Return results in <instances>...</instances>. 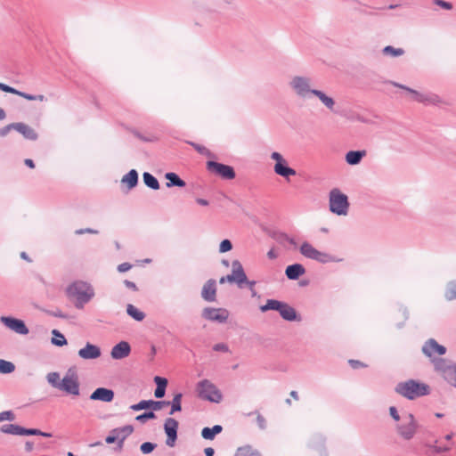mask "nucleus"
I'll return each mask as SVG.
<instances>
[{"label": "nucleus", "mask_w": 456, "mask_h": 456, "mask_svg": "<svg viewBox=\"0 0 456 456\" xmlns=\"http://www.w3.org/2000/svg\"><path fill=\"white\" fill-rule=\"evenodd\" d=\"M66 293L78 310L83 309L95 295L94 287L84 281H76L69 284L66 289Z\"/></svg>", "instance_id": "obj_1"}, {"label": "nucleus", "mask_w": 456, "mask_h": 456, "mask_svg": "<svg viewBox=\"0 0 456 456\" xmlns=\"http://www.w3.org/2000/svg\"><path fill=\"white\" fill-rule=\"evenodd\" d=\"M395 391L408 400H414L421 396L428 395L431 393V388L426 383L411 379L406 381L399 382L395 386Z\"/></svg>", "instance_id": "obj_2"}, {"label": "nucleus", "mask_w": 456, "mask_h": 456, "mask_svg": "<svg viewBox=\"0 0 456 456\" xmlns=\"http://www.w3.org/2000/svg\"><path fill=\"white\" fill-rule=\"evenodd\" d=\"M299 252L305 258L314 260L321 264L338 263L342 261L341 258H338L327 252L318 250L308 241H304L301 244L299 247Z\"/></svg>", "instance_id": "obj_3"}, {"label": "nucleus", "mask_w": 456, "mask_h": 456, "mask_svg": "<svg viewBox=\"0 0 456 456\" xmlns=\"http://www.w3.org/2000/svg\"><path fill=\"white\" fill-rule=\"evenodd\" d=\"M434 369L451 386L456 387V363L445 358L432 360Z\"/></svg>", "instance_id": "obj_4"}, {"label": "nucleus", "mask_w": 456, "mask_h": 456, "mask_svg": "<svg viewBox=\"0 0 456 456\" xmlns=\"http://www.w3.org/2000/svg\"><path fill=\"white\" fill-rule=\"evenodd\" d=\"M329 205L330 212L338 216H346L348 212V198L338 188H334L330 191Z\"/></svg>", "instance_id": "obj_5"}, {"label": "nucleus", "mask_w": 456, "mask_h": 456, "mask_svg": "<svg viewBox=\"0 0 456 456\" xmlns=\"http://www.w3.org/2000/svg\"><path fill=\"white\" fill-rule=\"evenodd\" d=\"M196 391L200 398L211 403H218L223 398L220 390L208 379L200 381L197 384Z\"/></svg>", "instance_id": "obj_6"}, {"label": "nucleus", "mask_w": 456, "mask_h": 456, "mask_svg": "<svg viewBox=\"0 0 456 456\" xmlns=\"http://www.w3.org/2000/svg\"><path fill=\"white\" fill-rule=\"evenodd\" d=\"M387 83L393 85L395 87L403 89L411 94L412 100L423 103L425 105H437L441 102L440 97L433 93H420L414 89H411L404 85L399 84L394 81H388Z\"/></svg>", "instance_id": "obj_7"}, {"label": "nucleus", "mask_w": 456, "mask_h": 456, "mask_svg": "<svg viewBox=\"0 0 456 456\" xmlns=\"http://www.w3.org/2000/svg\"><path fill=\"white\" fill-rule=\"evenodd\" d=\"M289 87L302 99H307L315 89L311 88V78L305 76H294L289 83Z\"/></svg>", "instance_id": "obj_8"}, {"label": "nucleus", "mask_w": 456, "mask_h": 456, "mask_svg": "<svg viewBox=\"0 0 456 456\" xmlns=\"http://www.w3.org/2000/svg\"><path fill=\"white\" fill-rule=\"evenodd\" d=\"M417 428L418 425L413 414L408 413L403 417V422L397 424L396 430L404 440H411L415 436Z\"/></svg>", "instance_id": "obj_9"}, {"label": "nucleus", "mask_w": 456, "mask_h": 456, "mask_svg": "<svg viewBox=\"0 0 456 456\" xmlns=\"http://www.w3.org/2000/svg\"><path fill=\"white\" fill-rule=\"evenodd\" d=\"M201 317L207 321L225 323L229 318V311L225 308L205 307L201 312Z\"/></svg>", "instance_id": "obj_10"}, {"label": "nucleus", "mask_w": 456, "mask_h": 456, "mask_svg": "<svg viewBox=\"0 0 456 456\" xmlns=\"http://www.w3.org/2000/svg\"><path fill=\"white\" fill-rule=\"evenodd\" d=\"M207 168L209 172L219 175L223 179L232 180L236 176L232 167L214 160L207 162Z\"/></svg>", "instance_id": "obj_11"}, {"label": "nucleus", "mask_w": 456, "mask_h": 456, "mask_svg": "<svg viewBox=\"0 0 456 456\" xmlns=\"http://www.w3.org/2000/svg\"><path fill=\"white\" fill-rule=\"evenodd\" d=\"M226 279L228 282L236 283L240 289L243 288L244 282L248 281L243 266L239 260L232 261V273L226 275Z\"/></svg>", "instance_id": "obj_12"}, {"label": "nucleus", "mask_w": 456, "mask_h": 456, "mask_svg": "<svg viewBox=\"0 0 456 456\" xmlns=\"http://www.w3.org/2000/svg\"><path fill=\"white\" fill-rule=\"evenodd\" d=\"M0 322L9 330L20 335H27L29 330L24 321L12 316H1Z\"/></svg>", "instance_id": "obj_13"}, {"label": "nucleus", "mask_w": 456, "mask_h": 456, "mask_svg": "<svg viewBox=\"0 0 456 456\" xmlns=\"http://www.w3.org/2000/svg\"><path fill=\"white\" fill-rule=\"evenodd\" d=\"M179 423L174 418H167L164 422V431L167 435L166 444L174 447L177 440V430Z\"/></svg>", "instance_id": "obj_14"}, {"label": "nucleus", "mask_w": 456, "mask_h": 456, "mask_svg": "<svg viewBox=\"0 0 456 456\" xmlns=\"http://www.w3.org/2000/svg\"><path fill=\"white\" fill-rule=\"evenodd\" d=\"M168 406V403L167 401H154V400H142L138 403L132 404L130 409L134 411H139L142 410L151 409V411H159L163 407Z\"/></svg>", "instance_id": "obj_15"}, {"label": "nucleus", "mask_w": 456, "mask_h": 456, "mask_svg": "<svg viewBox=\"0 0 456 456\" xmlns=\"http://www.w3.org/2000/svg\"><path fill=\"white\" fill-rule=\"evenodd\" d=\"M422 353L431 358L433 354L444 355L446 353V347L438 344L436 339L429 338L422 346Z\"/></svg>", "instance_id": "obj_16"}, {"label": "nucleus", "mask_w": 456, "mask_h": 456, "mask_svg": "<svg viewBox=\"0 0 456 456\" xmlns=\"http://www.w3.org/2000/svg\"><path fill=\"white\" fill-rule=\"evenodd\" d=\"M60 390H62V391L66 392L67 394H69L72 395H79V382L77 380V378L75 376L66 375L61 379Z\"/></svg>", "instance_id": "obj_17"}, {"label": "nucleus", "mask_w": 456, "mask_h": 456, "mask_svg": "<svg viewBox=\"0 0 456 456\" xmlns=\"http://www.w3.org/2000/svg\"><path fill=\"white\" fill-rule=\"evenodd\" d=\"M101 348L87 342L86 346L78 350V356L83 360H94L101 356Z\"/></svg>", "instance_id": "obj_18"}, {"label": "nucleus", "mask_w": 456, "mask_h": 456, "mask_svg": "<svg viewBox=\"0 0 456 456\" xmlns=\"http://www.w3.org/2000/svg\"><path fill=\"white\" fill-rule=\"evenodd\" d=\"M200 295L207 302H215L216 300V282L214 279H209L205 282Z\"/></svg>", "instance_id": "obj_19"}, {"label": "nucleus", "mask_w": 456, "mask_h": 456, "mask_svg": "<svg viewBox=\"0 0 456 456\" xmlns=\"http://www.w3.org/2000/svg\"><path fill=\"white\" fill-rule=\"evenodd\" d=\"M131 353V346L126 341H120L116 344L111 351L110 356L115 360H121L127 357Z\"/></svg>", "instance_id": "obj_20"}, {"label": "nucleus", "mask_w": 456, "mask_h": 456, "mask_svg": "<svg viewBox=\"0 0 456 456\" xmlns=\"http://www.w3.org/2000/svg\"><path fill=\"white\" fill-rule=\"evenodd\" d=\"M114 391L106 387H98L91 395L90 400L110 403L114 399Z\"/></svg>", "instance_id": "obj_21"}, {"label": "nucleus", "mask_w": 456, "mask_h": 456, "mask_svg": "<svg viewBox=\"0 0 456 456\" xmlns=\"http://www.w3.org/2000/svg\"><path fill=\"white\" fill-rule=\"evenodd\" d=\"M325 437L322 434H314L311 437L308 443V446L314 450H316L319 452L320 456H326L327 452L324 447Z\"/></svg>", "instance_id": "obj_22"}, {"label": "nucleus", "mask_w": 456, "mask_h": 456, "mask_svg": "<svg viewBox=\"0 0 456 456\" xmlns=\"http://www.w3.org/2000/svg\"><path fill=\"white\" fill-rule=\"evenodd\" d=\"M305 273V268L303 265L296 263L289 265L285 269V275L289 280L296 281Z\"/></svg>", "instance_id": "obj_23"}, {"label": "nucleus", "mask_w": 456, "mask_h": 456, "mask_svg": "<svg viewBox=\"0 0 456 456\" xmlns=\"http://www.w3.org/2000/svg\"><path fill=\"white\" fill-rule=\"evenodd\" d=\"M15 131L21 134L27 140L36 141L38 138L37 133L31 126L22 122L16 123Z\"/></svg>", "instance_id": "obj_24"}, {"label": "nucleus", "mask_w": 456, "mask_h": 456, "mask_svg": "<svg viewBox=\"0 0 456 456\" xmlns=\"http://www.w3.org/2000/svg\"><path fill=\"white\" fill-rule=\"evenodd\" d=\"M274 173L284 178H289L291 175H296L297 172L295 169L288 166L287 161L284 163H275L273 166Z\"/></svg>", "instance_id": "obj_25"}, {"label": "nucleus", "mask_w": 456, "mask_h": 456, "mask_svg": "<svg viewBox=\"0 0 456 456\" xmlns=\"http://www.w3.org/2000/svg\"><path fill=\"white\" fill-rule=\"evenodd\" d=\"M165 178L167 180L166 183L167 188H183L186 185V183L176 173L167 172L165 174Z\"/></svg>", "instance_id": "obj_26"}, {"label": "nucleus", "mask_w": 456, "mask_h": 456, "mask_svg": "<svg viewBox=\"0 0 456 456\" xmlns=\"http://www.w3.org/2000/svg\"><path fill=\"white\" fill-rule=\"evenodd\" d=\"M281 318L288 322H294L299 320L296 310L287 303H284L281 310L279 311Z\"/></svg>", "instance_id": "obj_27"}, {"label": "nucleus", "mask_w": 456, "mask_h": 456, "mask_svg": "<svg viewBox=\"0 0 456 456\" xmlns=\"http://www.w3.org/2000/svg\"><path fill=\"white\" fill-rule=\"evenodd\" d=\"M312 95L316 96L328 110L334 111L336 103L332 97L327 95L324 92L318 89H315Z\"/></svg>", "instance_id": "obj_28"}, {"label": "nucleus", "mask_w": 456, "mask_h": 456, "mask_svg": "<svg viewBox=\"0 0 456 456\" xmlns=\"http://www.w3.org/2000/svg\"><path fill=\"white\" fill-rule=\"evenodd\" d=\"M366 155L365 151H349L346 154V161L348 165L355 166L358 165L362 158Z\"/></svg>", "instance_id": "obj_29"}, {"label": "nucleus", "mask_w": 456, "mask_h": 456, "mask_svg": "<svg viewBox=\"0 0 456 456\" xmlns=\"http://www.w3.org/2000/svg\"><path fill=\"white\" fill-rule=\"evenodd\" d=\"M267 235L282 247H286L289 236L286 232L279 230H266Z\"/></svg>", "instance_id": "obj_30"}, {"label": "nucleus", "mask_w": 456, "mask_h": 456, "mask_svg": "<svg viewBox=\"0 0 456 456\" xmlns=\"http://www.w3.org/2000/svg\"><path fill=\"white\" fill-rule=\"evenodd\" d=\"M122 183H126L129 190H132L138 184V173L135 169H131L127 174H126L122 179Z\"/></svg>", "instance_id": "obj_31"}, {"label": "nucleus", "mask_w": 456, "mask_h": 456, "mask_svg": "<svg viewBox=\"0 0 456 456\" xmlns=\"http://www.w3.org/2000/svg\"><path fill=\"white\" fill-rule=\"evenodd\" d=\"M223 430L222 426L215 425L212 428L206 427L201 430V436L206 440H213Z\"/></svg>", "instance_id": "obj_32"}, {"label": "nucleus", "mask_w": 456, "mask_h": 456, "mask_svg": "<svg viewBox=\"0 0 456 456\" xmlns=\"http://www.w3.org/2000/svg\"><path fill=\"white\" fill-rule=\"evenodd\" d=\"M285 302L277 299H267L266 303L260 306V311L265 313L270 310L279 312Z\"/></svg>", "instance_id": "obj_33"}, {"label": "nucleus", "mask_w": 456, "mask_h": 456, "mask_svg": "<svg viewBox=\"0 0 456 456\" xmlns=\"http://www.w3.org/2000/svg\"><path fill=\"white\" fill-rule=\"evenodd\" d=\"M142 180H143L144 184L147 187H149L150 189H152L155 191L159 189V183L158 179L151 173L144 172L142 174Z\"/></svg>", "instance_id": "obj_34"}, {"label": "nucleus", "mask_w": 456, "mask_h": 456, "mask_svg": "<svg viewBox=\"0 0 456 456\" xmlns=\"http://www.w3.org/2000/svg\"><path fill=\"white\" fill-rule=\"evenodd\" d=\"M182 393H177L173 397L172 401H167L168 403V405L171 406V411L169 412L170 415L174 414L176 411H180L182 410Z\"/></svg>", "instance_id": "obj_35"}, {"label": "nucleus", "mask_w": 456, "mask_h": 456, "mask_svg": "<svg viewBox=\"0 0 456 456\" xmlns=\"http://www.w3.org/2000/svg\"><path fill=\"white\" fill-rule=\"evenodd\" d=\"M444 298L447 301H452L456 299V281H449L446 284L444 290Z\"/></svg>", "instance_id": "obj_36"}, {"label": "nucleus", "mask_w": 456, "mask_h": 456, "mask_svg": "<svg viewBox=\"0 0 456 456\" xmlns=\"http://www.w3.org/2000/svg\"><path fill=\"white\" fill-rule=\"evenodd\" d=\"M126 313L127 314L134 319L137 322H141L144 319L145 314L143 312L140 311L138 308H136L134 305L128 304L126 306Z\"/></svg>", "instance_id": "obj_37"}, {"label": "nucleus", "mask_w": 456, "mask_h": 456, "mask_svg": "<svg viewBox=\"0 0 456 456\" xmlns=\"http://www.w3.org/2000/svg\"><path fill=\"white\" fill-rule=\"evenodd\" d=\"M52 334L53 336L51 340L53 345L56 346H63L67 345L68 342L66 338L58 330H53Z\"/></svg>", "instance_id": "obj_38"}, {"label": "nucleus", "mask_w": 456, "mask_h": 456, "mask_svg": "<svg viewBox=\"0 0 456 456\" xmlns=\"http://www.w3.org/2000/svg\"><path fill=\"white\" fill-rule=\"evenodd\" d=\"M134 431V428L131 425H126L122 428H115V432L118 433L120 436V447L123 445V442L125 439L130 436Z\"/></svg>", "instance_id": "obj_39"}, {"label": "nucleus", "mask_w": 456, "mask_h": 456, "mask_svg": "<svg viewBox=\"0 0 456 456\" xmlns=\"http://www.w3.org/2000/svg\"><path fill=\"white\" fill-rule=\"evenodd\" d=\"M20 428H21V426H19L17 424H5V425H3L0 429H1V432L4 433V434L20 436Z\"/></svg>", "instance_id": "obj_40"}, {"label": "nucleus", "mask_w": 456, "mask_h": 456, "mask_svg": "<svg viewBox=\"0 0 456 456\" xmlns=\"http://www.w3.org/2000/svg\"><path fill=\"white\" fill-rule=\"evenodd\" d=\"M257 451L254 450L251 446L246 445L238 448L234 456H258Z\"/></svg>", "instance_id": "obj_41"}, {"label": "nucleus", "mask_w": 456, "mask_h": 456, "mask_svg": "<svg viewBox=\"0 0 456 456\" xmlns=\"http://www.w3.org/2000/svg\"><path fill=\"white\" fill-rule=\"evenodd\" d=\"M382 53L385 55H390L392 57H398L404 53V50L403 48H395L392 45H387L383 48Z\"/></svg>", "instance_id": "obj_42"}, {"label": "nucleus", "mask_w": 456, "mask_h": 456, "mask_svg": "<svg viewBox=\"0 0 456 456\" xmlns=\"http://www.w3.org/2000/svg\"><path fill=\"white\" fill-rule=\"evenodd\" d=\"M48 383L55 388L60 389L61 380H60V374L58 372H50L46 376Z\"/></svg>", "instance_id": "obj_43"}, {"label": "nucleus", "mask_w": 456, "mask_h": 456, "mask_svg": "<svg viewBox=\"0 0 456 456\" xmlns=\"http://www.w3.org/2000/svg\"><path fill=\"white\" fill-rule=\"evenodd\" d=\"M15 370V365L9 361L0 359V373L10 374Z\"/></svg>", "instance_id": "obj_44"}, {"label": "nucleus", "mask_w": 456, "mask_h": 456, "mask_svg": "<svg viewBox=\"0 0 456 456\" xmlns=\"http://www.w3.org/2000/svg\"><path fill=\"white\" fill-rule=\"evenodd\" d=\"M157 416L155 414L154 411H144L143 413L142 414H139L135 417V420L140 422V423H144L146 422L148 419H156Z\"/></svg>", "instance_id": "obj_45"}, {"label": "nucleus", "mask_w": 456, "mask_h": 456, "mask_svg": "<svg viewBox=\"0 0 456 456\" xmlns=\"http://www.w3.org/2000/svg\"><path fill=\"white\" fill-rule=\"evenodd\" d=\"M188 143L191 145L200 154H202L207 157H212V152L205 146L193 142H188Z\"/></svg>", "instance_id": "obj_46"}, {"label": "nucleus", "mask_w": 456, "mask_h": 456, "mask_svg": "<svg viewBox=\"0 0 456 456\" xmlns=\"http://www.w3.org/2000/svg\"><path fill=\"white\" fill-rule=\"evenodd\" d=\"M157 444L151 442H144L141 444L140 450L143 454H149L154 451Z\"/></svg>", "instance_id": "obj_47"}, {"label": "nucleus", "mask_w": 456, "mask_h": 456, "mask_svg": "<svg viewBox=\"0 0 456 456\" xmlns=\"http://www.w3.org/2000/svg\"><path fill=\"white\" fill-rule=\"evenodd\" d=\"M118 442V446L120 447V436L118 433L115 432V428L112 429L110 435L105 438V442L107 444H114L115 442Z\"/></svg>", "instance_id": "obj_48"}, {"label": "nucleus", "mask_w": 456, "mask_h": 456, "mask_svg": "<svg viewBox=\"0 0 456 456\" xmlns=\"http://www.w3.org/2000/svg\"><path fill=\"white\" fill-rule=\"evenodd\" d=\"M232 248V244L231 240H227V239L223 240L219 245V251L221 253L228 252Z\"/></svg>", "instance_id": "obj_49"}, {"label": "nucleus", "mask_w": 456, "mask_h": 456, "mask_svg": "<svg viewBox=\"0 0 456 456\" xmlns=\"http://www.w3.org/2000/svg\"><path fill=\"white\" fill-rule=\"evenodd\" d=\"M15 419V415L12 411H4L0 412V422L4 420L12 421Z\"/></svg>", "instance_id": "obj_50"}, {"label": "nucleus", "mask_w": 456, "mask_h": 456, "mask_svg": "<svg viewBox=\"0 0 456 456\" xmlns=\"http://www.w3.org/2000/svg\"><path fill=\"white\" fill-rule=\"evenodd\" d=\"M40 434V430L37 428H20V436H38Z\"/></svg>", "instance_id": "obj_51"}, {"label": "nucleus", "mask_w": 456, "mask_h": 456, "mask_svg": "<svg viewBox=\"0 0 456 456\" xmlns=\"http://www.w3.org/2000/svg\"><path fill=\"white\" fill-rule=\"evenodd\" d=\"M434 4L437 6H440L441 8L444 10H452V4L450 2H446L444 0H434Z\"/></svg>", "instance_id": "obj_52"}, {"label": "nucleus", "mask_w": 456, "mask_h": 456, "mask_svg": "<svg viewBox=\"0 0 456 456\" xmlns=\"http://www.w3.org/2000/svg\"><path fill=\"white\" fill-rule=\"evenodd\" d=\"M15 126H16V123H11V124L5 126L3 128H0V135L3 136V137L7 135V134L11 130H12V129L15 130Z\"/></svg>", "instance_id": "obj_53"}, {"label": "nucleus", "mask_w": 456, "mask_h": 456, "mask_svg": "<svg viewBox=\"0 0 456 456\" xmlns=\"http://www.w3.org/2000/svg\"><path fill=\"white\" fill-rule=\"evenodd\" d=\"M99 232L97 230L92 229V228H82L77 229L75 231V234L77 235H82L85 233H90V234H97Z\"/></svg>", "instance_id": "obj_54"}, {"label": "nucleus", "mask_w": 456, "mask_h": 456, "mask_svg": "<svg viewBox=\"0 0 456 456\" xmlns=\"http://www.w3.org/2000/svg\"><path fill=\"white\" fill-rule=\"evenodd\" d=\"M154 382L156 383L157 387H160L162 388H166L167 385V379L159 376H156L154 378Z\"/></svg>", "instance_id": "obj_55"}, {"label": "nucleus", "mask_w": 456, "mask_h": 456, "mask_svg": "<svg viewBox=\"0 0 456 456\" xmlns=\"http://www.w3.org/2000/svg\"><path fill=\"white\" fill-rule=\"evenodd\" d=\"M0 90L1 91H4L5 93H10V94H18V90L8 86V85H5L4 83H0Z\"/></svg>", "instance_id": "obj_56"}, {"label": "nucleus", "mask_w": 456, "mask_h": 456, "mask_svg": "<svg viewBox=\"0 0 456 456\" xmlns=\"http://www.w3.org/2000/svg\"><path fill=\"white\" fill-rule=\"evenodd\" d=\"M256 423L259 427L260 429L264 430L266 428V420L260 414L257 412V415H256Z\"/></svg>", "instance_id": "obj_57"}, {"label": "nucleus", "mask_w": 456, "mask_h": 456, "mask_svg": "<svg viewBox=\"0 0 456 456\" xmlns=\"http://www.w3.org/2000/svg\"><path fill=\"white\" fill-rule=\"evenodd\" d=\"M213 350L216 351V352H228L229 351V347L226 344L224 343H217L214 346H213Z\"/></svg>", "instance_id": "obj_58"}, {"label": "nucleus", "mask_w": 456, "mask_h": 456, "mask_svg": "<svg viewBox=\"0 0 456 456\" xmlns=\"http://www.w3.org/2000/svg\"><path fill=\"white\" fill-rule=\"evenodd\" d=\"M271 159L273 160H275L276 163H284L286 161V159H284V158L282 157V155L277 151H273L272 154H271Z\"/></svg>", "instance_id": "obj_59"}, {"label": "nucleus", "mask_w": 456, "mask_h": 456, "mask_svg": "<svg viewBox=\"0 0 456 456\" xmlns=\"http://www.w3.org/2000/svg\"><path fill=\"white\" fill-rule=\"evenodd\" d=\"M348 363L349 365L353 368V369H359V368H363V367H366V364H364L363 362L358 361V360H354V359H350L348 361Z\"/></svg>", "instance_id": "obj_60"}, {"label": "nucleus", "mask_w": 456, "mask_h": 456, "mask_svg": "<svg viewBox=\"0 0 456 456\" xmlns=\"http://www.w3.org/2000/svg\"><path fill=\"white\" fill-rule=\"evenodd\" d=\"M166 388H162L160 387H157L154 391V396L158 399H160L165 396Z\"/></svg>", "instance_id": "obj_61"}, {"label": "nucleus", "mask_w": 456, "mask_h": 456, "mask_svg": "<svg viewBox=\"0 0 456 456\" xmlns=\"http://www.w3.org/2000/svg\"><path fill=\"white\" fill-rule=\"evenodd\" d=\"M132 268V265L129 263H122L118 265V271L119 273H125L129 271Z\"/></svg>", "instance_id": "obj_62"}, {"label": "nucleus", "mask_w": 456, "mask_h": 456, "mask_svg": "<svg viewBox=\"0 0 456 456\" xmlns=\"http://www.w3.org/2000/svg\"><path fill=\"white\" fill-rule=\"evenodd\" d=\"M389 413H390V416L395 420V421H399L400 420V415L396 410V408L395 406H391L389 408Z\"/></svg>", "instance_id": "obj_63"}, {"label": "nucleus", "mask_w": 456, "mask_h": 456, "mask_svg": "<svg viewBox=\"0 0 456 456\" xmlns=\"http://www.w3.org/2000/svg\"><path fill=\"white\" fill-rule=\"evenodd\" d=\"M16 95H19L24 99H27L28 101H35V95L34 94H27V93H24V92H20L18 90V94H16Z\"/></svg>", "instance_id": "obj_64"}]
</instances>
